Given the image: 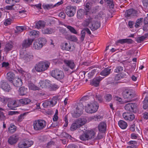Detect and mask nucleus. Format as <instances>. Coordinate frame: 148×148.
<instances>
[{"label": "nucleus", "instance_id": "e433bc0d", "mask_svg": "<svg viewBox=\"0 0 148 148\" xmlns=\"http://www.w3.org/2000/svg\"><path fill=\"white\" fill-rule=\"evenodd\" d=\"M148 37V33L144 35L138 37L136 39V41L138 42H141Z\"/></svg>", "mask_w": 148, "mask_h": 148}, {"label": "nucleus", "instance_id": "58836bf2", "mask_svg": "<svg viewBox=\"0 0 148 148\" xmlns=\"http://www.w3.org/2000/svg\"><path fill=\"white\" fill-rule=\"evenodd\" d=\"M105 14L103 12H100L95 17V19L100 20L101 19H103L105 17Z\"/></svg>", "mask_w": 148, "mask_h": 148}, {"label": "nucleus", "instance_id": "7c9ffc66", "mask_svg": "<svg viewBox=\"0 0 148 148\" xmlns=\"http://www.w3.org/2000/svg\"><path fill=\"white\" fill-rule=\"evenodd\" d=\"M39 32L34 30H32L28 32L29 35L32 38L38 37L39 36Z\"/></svg>", "mask_w": 148, "mask_h": 148}, {"label": "nucleus", "instance_id": "f257e3e1", "mask_svg": "<svg viewBox=\"0 0 148 148\" xmlns=\"http://www.w3.org/2000/svg\"><path fill=\"white\" fill-rule=\"evenodd\" d=\"M90 23H91V25L89 27L92 31H94L97 29L100 26V23L99 21H96L93 18L90 16L84 20L82 23V25L84 27H87Z\"/></svg>", "mask_w": 148, "mask_h": 148}, {"label": "nucleus", "instance_id": "1a4fd4ad", "mask_svg": "<svg viewBox=\"0 0 148 148\" xmlns=\"http://www.w3.org/2000/svg\"><path fill=\"white\" fill-rule=\"evenodd\" d=\"M50 63L48 62H40L37 64L35 66L36 70L38 72L45 71L49 67Z\"/></svg>", "mask_w": 148, "mask_h": 148}, {"label": "nucleus", "instance_id": "2f4dec72", "mask_svg": "<svg viewBox=\"0 0 148 148\" xmlns=\"http://www.w3.org/2000/svg\"><path fill=\"white\" fill-rule=\"evenodd\" d=\"M6 78L10 82H12L13 80L14 79L15 75L14 73L9 72L7 73Z\"/></svg>", "mask_w": 148, "mask_h": 148}, {"label": "nucleus", "instance_id": "b1692460", "mask_svg": "<svg viewBox=\"0 0 148 148\" xmlns=\"http://www.w3.org/2000/svg\"><path fill=\"white\" fill-rule=\"evenodd\" d=\"M15 86L18 87L22 84L21 79L19 77H16L13 80L12 82Z\"/></svg>", "mask_w": 148, "mask_h": 148}, {"label": "nucleus", "instance_id": "f704fd0d", "mask_svg": "<svg viewBox=\"0 0 148 148\" xmlns=\"http://www.w3.org/2000/svg\"><path fill=\"white\" fill-rule=\"evenodd\" d=\"M84 14V10L83 9H80L77 12V17L79 19H81L83 18Z\"/></svg>", "mask_w": 148, "mask_h": 148}, {"label": "nucleus", "instance_id": "13d9d810", "mask_svg": "<svg viewBox=\"0 0 148 148\" xmlns=\"http://www.w3.org/2000/svg\"><path fill=\"white\" fill-rule=\"evenodd\" d=\"M17 69L18 71L23 76L25 75L26 74V73L23 71L21 68L19 67Z\"/></svg>", "mask_w": 148, "mask_h": 148}, {"label": "nucleus", "instance_id": "f8f14e48", "mask_svg": "<svg viewBox=\"0 0 148 148\" xmlns=\"http://www.w3.org/2000/svg\"><path fill=\"white\" fill-rule=\"evenodd\" d=\"M76 8L75 6H69L66 7L65 12L67 15L69 17L73 16L75 14Z\"/></svg>", "mask_w": 148, "mask_h": 148}, {"label": "nucleus", "instance_id": "39448f33", "mask_svg": "<svg viewBox=\"0 0 148 148\" xmlns=\"http://www.w3.org/2000/svg\"><path fill=\"white\" fill-rule=\"evenodd\" d=\"M32 55L27 52L25 50L22 49L20 51V58L25 62H29L33 59Z\"/></svg>", "mask_w": 148, "mask_h": 148}, {"label": "nucleus", "instance_id": "3c124183", "mask_svg": "<svg viewBox=\"0 0 148 148\" xmlns=\"http://www.w3.org/2000/svg\"><path fill=\"white\" fill-rule=\"evenodd\" d=\"M16 29L18 32H21L26 29L25 26H17L16 27Z\"/></svg>", "mask_w": 148, "mask_h": 148}, {"label": "nucleus", "instance_id": "cd10ccee", "mask_svg": "<svg viewBox=\"0 0 148 148\" xmlns=\"http://www.w3.org/2000/svg\"><path fill=\"white\" fill-rule=\"evenodd\" d=\"M123 95L124 98L129 100V101H130V99L135 97V95L134 93H123Z\"/></svg>", "mask_w": 148, "mask_h": 148}, {"label": "nucleus", "instance_id": "e2e57ef3", "mask_svg": "<svg viewBox=\"0 0 148 148\" xmlns=\"http://www.w3.org/2000/svg\"><path fill=\"white\" fill-rule=\"evenodd\" d=\"M95 98L99 101L101 102L102 101V96L100 95L98 93H97L96 95Z\"/></svg>", "mask_w": 148, "mask_h": 148}, {"label": "nucleus", "instance_id": "6e6552de", "mask_svg": "<svg viewBox=\"0 0 148 148\" xmlns=\"http://www.w3.org/2000/svg\"><path fill=\"white\" fill-rule=\"evenodd\" d=\"M46 122L42 119L36 120L33 122L34 128L36 131H40L45 127Z\"/></svg>", "mask_w": 148, "mask_h": 148}, {"label": "nucleus", "instance_id": "09e8293b", "mask_svg": "<svg viewBox=\"0 0 148 148\" xmlns=\"http://www.w3.org/2000/svg\"><path fill=\"white\" fill-rule=\"evenodd\" d=\"M16 130V127L12 124L10 125V127L9 128V131L10 132L13 133Z\"/></svg>", "mask_w": 148, "mask_h": 148}, {"label": "nucleus", "instance_id": "ea45409f", "mask_svg": "<svg viewBox=\"0 0 148 148\" xmlns=\"http://www.w3.org/2000/svg\"><path fill=\"white\" fill-rule=\"evenodd\" d=\"M28 86L29 89L33 90H39V88L37 86H35L32 83H29L28 84Z\"/></svg>", "mask_w": 148, "mask_h": 148}, {"label": "nucleus", "instance_id": "c03bdc74", "mask_svg": "<svg viewBox=\"0 0 148 148\" xmlns=\"http://www.w3.org/2000/svg\"><path fill=\"white\" fill-rule=\"evenodd\" d=\"M143 18H140L138 19L136 22L135 26L136 27H138L141 24L143 21Z\"/></svg>", "mask_w": 148, "mask_h": 148}, {"label": "nucleus", "instance_id": "bb28decb", "mask_svg": "<svg viewBox=\"0 0 148 148\" xmlns=\"http://www.w3.org/2000/svg\"><path fill=\"white\" fill-rule=\"evenodd\" d=\"M86 133L89 140H95V133L94 131L91 130L88 131Z\"/></svg>", "mask_w": 148, "mask_h": 148}, {"label": "nucleus", "instance_id": "6e6d98bb", "mask_svg": "<svg viewBox=\"0 0 148 148\" xmlns=\"http://www.w3.org/2000/svg\"><path fill=\"white\" fill-rule=\"evenodd\" d=\"M25 141V143L26 144V146L27 148L30 147L34 143L33 141L32 140H26Z\"/></svg>", "mask_w": 148, "mask_h": 148}, {"label": "nucleus", "instance_id": "4be33fe9", "mask_svg": "<svg viewBox=\"0 0 148 148\" xmlns=\"http://www.w3.org/2000/svg\"><path fill=\"white\" fill-rule=\"evenodd\" d=\"M136 15V12L132 9H130L125 12V16L126 17H132Z\"/></svg>", "mask_w": 148, "mask_h": 148}, {"label": "nucleus", "instance_id": "aec40b11", "mask_svg": "<svg viewBox=\"0 0 148 148\" xmlns=\"http://www.w3.org/2000/svg\"><path fill=\"white\" fill-rule=\"evenodd\" d=\"M50 83L49 80H45L40 81L39 83L38 86L42 88H44L50 86Z\"/></svg>", "mask_w": 148, "mask_h": 148}, {"label": "nucleus", "instance_id": "2eb2a0df", "mask_svg": "<svg viewBox=\"0 0 148 148\" xmlns=\"http://www.w3.org/2000/svg\"><path fill=\"white\" fill-rule=\"evenodd\" d=\"M33 40L30 38L26 39L23 41L21 45L23 49L29 47L32 45Z\"/></svg>", "mask_w": 148, "mask_h": 148}, {"label": "nucleus", "instance_id": "c85d7f7f", "mask_svg": "<svg viewBox=\"0 0 148 148\" xmlns=\"http://www.w3.org/2000/svg\"><path fill=\"white\" fill-rule=\"evenodd\" d=\"M42 31L44 34H50L54 32L55 30L52 28H47L43 29Z\"/></svg>", "mask_w": 148, "mask_h": 148}, {"label": "nucleus", "instance_id": "393cba45", "mask_svg": "<svg viewBox=\"0 0 148 148\" xmlns=\"http://www.w3.org/2000/svg\"><path fill=\"white\" fill-rule=\"evenodd\" d=\"M61 47L63 50L72 51L73 50L70 44L66 42L62 43L61 45Z\"/></svg>", "mask_w": 148, "mask_h": 148}, {"label": "nucleus", "instance_id": "052dcab7", "mask_svg": "<svg viewBox=\"0 0 148 148\" xmlns=\"http://www.w3.org/2000/svg\"><path fill=\"white\" fill-rule=\"evenodd\" d=\"M123 67L121 66H117L115 69L114 71L116 73H119L122 71Z\"/></svg>", "mask_w": 148, "mask_h": 148}, {"label": "nucleus", "instance_id": "49530a36", "mask_svg": "<svg viewBox=\"0 0 148 148\" xmlns=\"http://www.w3.org/2000/svg\"><path fill=\"white\" fill-rule=\"evenodd\" d=\"M28 112H25L23 114H21L19 116H18L17 119V121L18 122H21L24 119V116H25Z\"/></svg>", "mask_w": 148, "mask_h": 148}, {"label": "nucleus", "instance_id": "864d4df0", "mask_svg": "<svg viewBox=\"0 0 148 148\" xmlns=\"http://www.w3.org/2000/svg\"><path fill=\"white\" fill-rule=\"evenodd\" d=\"M91 118L95 121H100L102 119V117L99 115H95L92 116Z\"/></svg>", "mask_w": 148, "mask_h": 148}, {"label": "nucleus", "instance_id": "c756f323", "mask_svg": "<svg viewBox=\"0 0 148 148\" xmlns=\"http://www.w3.org/2000/svg\"><path fill=\"white\" fill-rule=\"evenodd\" d=\"M111 69L108 68H105L100 73V74L103 76H106L111 73Z\"/></svg>", "mask_w": 148, "mask_h": 148}, {"label": "nucleus", "instance_id": "20e7f679", "mask_svg": "<svg viewBox=\"0 0 148 148\" xmlns=\"http://www.w3.org/2000/svg\"><path fill=\"white\" fill-rule=\"evenodd\" d=\"M73 112L72 113L74 117H79L83 113L84 106L82 103H78L74 106L73 108Z\"/></svg>", "mask_w": 148, "mask_h": 148}, {"label": "nucleus", "instance_id": "37998d69", "mask_svg": "<svg viewBox=\"0 0 148 148\" xmlns=\"http://www.w3.org/2000/svg\"><path fill=\"white\" fill-rule=\"evenodd\" d=\"M19 1V0H6L5 2L7 4L13 5L16 3L18 2Z\"/></svg>", "mask_w": 148, "mask_h": 148}, {"label": "nucleus", "instance_id": "9d476101", "mask_svg": "<svg viewBox=\"0 0 148 148\" xmlns=\"http://www.w3.org/2000/svg\"><path fill=\"white\" fill-rule=\"evenodd\" d=\"M51 75L52 77L58 80L62 79L64 76V72L57 69L52 70L51 72Z\"/></svg>", "mask_w": 148, "mask_h": 148}, {"label": "nucleus", "instance_id": "ddd939ff", "mask_svg": "<svg viewBox=\"0 0 148 148\" xmlns=\"http://www.w3.org/2000/svg\"><path fill=\"white\" fill-rule=\"evenodd\" d=\"M136 108L137 104L135 103H128L125 106L126 110L133 112L136 111Z\"/></svg>", "mask_w": 148, "mask_h": 148}, {"label": "nucleus", "instance_id": "9b49d317", "mask_svg": "<svg viewBox=\"0 0 148 148\" xmlns=\"http://www.w3.org/2000/svg\"><path fill=\"white\" fill-rule=\"evenodd\" d=\"M58 100V97L56 96L53 98L51 101L46 100L42 103L43 107L46 108L48 106L51 107L56 104Z\"/></svg>", "mask_w": 148, "mask_h": 148}, {"label": "nucleus", "instance_id": "a878e982", "mask_svg": "<svg viewBox=\"0 0 148 148\" xmlns=\"http://www.w3.org/2000/svg\"><path fill=\"white\" fill-rule=\"evenodd\" d=\"M46 25V23L44 21L40 20L35 23V28L38 29H41L44 27Z\"/></svg>", "mask_w": 148, "mask_h": 148}, {"label": "nucleus", "instance_id": "473e14b6", "mask_svg": "<svg viewBox=\"0 0 148 148\" xmlns=\"http://www.w3.org/2000/svg\"><path fill=\"white\" fill-rule=\"evenodd\" d=\"M13 47V43L12 42H9L6 43L4 48V51L8 52L11 50Z\"/></svg>", "mask_w": 148, "mask_h": 148}, {"label": "nucleus", "instance_id": "7ed1b4c3", "mask_svg": "<svg viewBox=\"0 0 148 148\" xmlns=\"http://www.w3.org/2000/svg\"><path fill=\"white\" fill-rule=\"evenodd\" d=\"M98 104L96 102H90L85 107V111L88 113H93L96 112L99 108Z\"/></svg>", "mask_w": 148, "mask_h": 148}, {"label": "nucleus", "instance_id": "0e129e2a", "mask_svg": "<svg viewBox=\"0 0 148 148\" xmlns=\"http://www.w3.org/2000/svg\"><path fill=\"white\" fill-rule=\"evenodd\" d=\"M123 90L124 92H131L133 91V90L130 88H123Z\"/></svg>", "mask_w": 148, "mask_h": 148}, {"label": "nucleus", "instance_id": "412c9836", "mask_svg": "<svg viewBox=\"0 0 148 148\" xmlns=\"http://www.w3.org/2000/svg\"><path fill=\"white\" fill-rule=\"evenodd\" d=\"M106 123L104 122L100 123L98 127L99 131L101 132H105L106 130Z\"/></svg>", "mask_w": 148, "mask_h": 148}, {"label": "nucleus", "instance_id": "4c0bfd02", "mask_svg": "<svg viewBox=\"0 0 148 148\" xmlns=\"http://www.w3.org/2000/svg\"><path fill=\"white\" fill-rule=\"evenodd\" d=\"M143 108L144 109H148V96H146L143 102Z\"/></svg>", "mask_w": 148, "mask_h": 148}, {"label": "nucleus", "instance_id": "4468645a", "mask_svg": "<svg viewBox=\"0 0 148 148\" xmlns=\"http://www.w3.org/2000/svg\"><path fill=\"white\" fill-rule=\"evenodd\" d=\"M19 137L18 135L14 134L10 137L8 138V143L11 145L15 144L18 141Z\"/></svg>", "mask_w": 148, "mask_h": 148}, {"label": "nucleus", "instance_id": "69168bd1", "mask_svg": "<svg viewBox=\"0 0 148 148\" xmlns=\"http://www.w3.org/2000/svg\"><path fill=\"white\" fill-rule=\"evenodd\" d=\"M27 89L25 87L23 86L19 88L18 91L20 92H23L27 91Z\"/></svg>", "mask_w": 148, "mask_h": 148}, {"label": "nucleus", "instance_id": "338daca9", "mask_svg": "<svg viewBox=\"0 0 148 148\" xmlns=\"http://www.w3.org/2000/svg\"><path fill=\"white\" fill-rule=\"evenodd\" d=\"M92 96L91 95H86L83 96L81 99L82 100L85 101L86 100H88L90 99L91 97H92Z\"/></svg>", "mask_w": 148, "mask_h": 148}, {"label": "nucleus", "instance_id": "8fccbe9b", "mask_svg": "<svg viewBox=\"0 0 148 148\" xmlns=\"http://www.w3.org/2000/svg\"><path fill=\"white\" fill-rule=\"evenodd\" d=\"M3 110V109L0 108V121L4 120L5 119V117L3 112L2 111Z\"/></svg>", "mask_w": 148, "mask_h": 148}, {"label": "nucleus", "instance_id": "5fc2aeb1", "mask_svg": "<svg viewBox=\"0 0 148 148\" xmlns=\"http://www.w3.org/2000/svg\"><path fill=\"white\" fill-rule=\"evenodd\" d=\"M81 35L80 40L82 42L84 41L85 36V32L83 29L81 31Z\"/></svg>", "mask_w": 148, "mask_h": 148}, {"label": "nucleus", "instance_id": "a18cd8bd", "mask_svg": "<svg viewBox=\"0 0 148 148\" xmlns=\"http://www.w3.org/2000/svg\"><path fill=\"white\" fill-rule=\"evenodd\" d=\"M68 39L71 41L76 42L77 40V39L75 36L73 35H69L68 36Z\"/></svg>", "mask_w": 148, "mask_h": 148}, {"label": "nucleus", "instance_id": "79ce46f5", "mask_svg": "<svg viewBox=\"0 0 148 148\" xmlns=\"http://www.w3.org/2000/svg\"><path fill=\"white\" fill-rule=\"evenodd\" d=\"M79 138L81 140L83 141L89 140L88 137H87V135L86 132L80 136H79Z\"/></svg>", "mask_w": 148, "mask_h": 148}, {"label": "nucleus", "instance_id": "de8ad7c7", "mask_svg": "<svg viewBox=\"0 0 148 148\" xmlns=\"http://www.w3.org/2000/svg\"><path fill=\"white\" fill-rule=\"evenodd\" d=\"M25 141H20L18 144V147L19 148H27Z\"/></svg>", "mask_w": 148, "mask_h": 148}, {"label": "nucleus", "instance_id": "dca6fc26", "mask_svg": "<svg viewBox=\"0 0 148 148\" xmlns=\"http://www.w3.org/2000/svg\"><path fill=\"white\" fill-rule=\"evenodd\" d=\"M63 3L62 1L57 2V3L53 5L52 4H43L42 5L43 8L45 10H48L53 8L55 7L58 6Z\"/></svg>", "mask_w": 148, "mask_h": 148}, {"label": "nucleus", "instance_id": "f03ea898", "mask_svg": "<svg viewBox=\"0 0 148 148\" xmlns=\"http://www.w3.org/2000/svg\"><path fill=\"white\" fill-rule=\"evenodd\" d=\"M63 62V68L65 71H68L71 69L73 73L75 71L76 64L74 60L65 59L64 60Z\"/></svg>", "mask_w": 148, "mask_h": 148}, {"label": "nucleus", "instance_id": "774afa93", "mask_svg": "<svg viewBox=\"0 0 148 148\" xmlns=\"http://www.w3.org/2000/svg\"><path fill=\"white\" fill-rule=\"evenodd\" d=\"M143 3L144 7L148 8V0H143Z\"/></svg>", "mask_w": 148, "mask_h": 148}, {"label": "nucleus", "instance_id": "bf43d9fd", "mask_svg": "<svg viewBox=\"0 0 148 148\" xmlns=\"http://www.w3.org/2000/svg\"><path fill=\"white\" fill-rule=\"evenodd\" d=\"M39 96L42 99H47L48 97V95L45 93H40Z\"/></svg>", "mask_w": 148, "mask_h": 148}, {"label": "nucleus", "instance_id": "6ab92c4d", "mask_svg": "<svg viewBox=\"0 0 148 148\" xmlns=\"http://www.w3.org/2000/svg\"><path fill=\"white\" fill-rule=\"evenodd\" d=\"M102 78L100 76L94 78L91 81L90 84L93 86L97 87L99 86L100 82L102 80Z\"/></svg>", "mask_w": 148, "mask_h": 148}, {"label": "nucleus", "instance_id": "4d7b16f0", "mask_svg": "<svg viewBox=\"0 0 148 148\" xmlns=\"http://www.w3.org/2000/svg\"><path fill=\"white\" fill-rule=\"evenodd\" d=\"M132 41L130 39H123L118 40V42L121 44H123L126 42H130Z\"/></svg>", "mask_w": 148, "mask_h": 148}, {"label": "nucleus", "instance_id": "a211bd4d", "mask_svg": "<svg viewBox=\"0 0 148 148\" xmlns=\"http://www.w3.org/2000/svg\"><path fill=\"white\" fill-rule=\"evenodd\" d=\"M123 118L125 120L132 121L135 118L134 115L128 112H125L123 115Z\"/></svg>", "mask_w": 148, "mask_h": 148}, {"label": "nucleus", "instance_id": "603ef678", "mask_svg": "<svg viewBox=\"0 0 148 148\" xmlns=\"http://www.w3.org/2000/svg\"><path fill=\"white\" fill-rule=\"evenodd\" d=\"M104 1L106 2L109 4L110 8H113L114 5L112 0H104Z\"/></svg>", "mask_w": 148, "mask_h": 148}, {"label": "nucleus", "instance_id": "72a5a7b5", "mask_svg": "<svg viewBox=\"0 0 148 148\" xmlns=\"http://www.w3.org/2000/svg\"><path fill=\"white\" fill-rule=\"evenodd\" d=\"M118 125L121 128L123 129H125L127 126L126 122L122 120L119 121Z\"/></svg>", "mask_w": 148, "mask_h": 148}, {"label": "nucleus", "instance_id": "a19ab883", "mask_svg": "<svg viewBox=\"0 0 148 148\" xmlns=\"http://www.w3.org/2000/svg\"><path fill=\"white\" fill-rule=\"evenodd\" d=\"M66 26L71 33L75 34H77V32L73 27L69 25H66Z\"/></svg>", "mask_w": 148, "mask_h": 148}, {"label": "nucleus", "instance_id": "680f3d73", "mask_svg": "<svg viewBox=\"0 0 148 148\" xmlns=\"http://www.w3.org/2000/svg\"><path fill=\"white\" fill-rule=\"evenodd\" d=\"M106 101L109 102L111 101L112 98V96L110 94H107L105 97Z\"/></svg>", "mask_w": 148, "mask_h": 148}, {"label": "nucleus", "instance_id": "c9c22d12", "mask_svg": "<svg viewBox=\"0 0 148 148\" xmlns=\"http://www.w3.org/2000/svg\"><path fill=\"white\" fill-rule=\"evenodd\" d=\"M18 103L24 105L28 104L30 102V100L27 98L22 99L18 100Z\"/></svg>", "mask_w": 148, "mask_h": 148}, {"label": "nucleus", "instance_id": "f3484780", "mask_svg": "<svg viewBox=\"0 0 148 148\" xmlns=\"http://www.w3.org/2000/svg\"><path fill=\"white\" fill-rule=\"evenodd\" d=\"M18 103V100L10 101L8 104V106L10 109L14 110L15 108L19 106Z\"/></svg>", "mask_w": 148, "mask_h": 148}, {"label": "nucleus", "instance_id": "0eeeda50", "mask_svg": "<svg viewBox=\"0 0 148 148\" xmlns=\"http://www.w3.org/2000/svg\"><path fill=\"white\" fill-rule=\"evenodd\" d=\"M47 40L45 38H40L34 42L33 45V48L36 50H40L45 44Z\"/></svg>", "mask_w": 148, "mask_h": 148}, {"label": "nucleus", "instance_id": "423d86ee", "mask_svg": "<svg viewBox=\"0 0 148 148\" xmlns=\"http://www.w3.org/2000/svg\"><path fill=\"white\" fill-rule=\"evenodd\" d=\"M86 122L87 120L84 118H79L71 125L70 129L72 131H74L84 125Z\"/></svg>", "mask_w": 148, "mask_h": 148}, {"label": "nucleus", "instance_id": "5701e85b", "mask_svg": "<svg viewBox=\"0 0 148 148\" xmlns=\"http://www.w3.org/2000/svg\"><path fill=\"white\" fill-rule=\"evenodd\" d=\"M1 87L5 92H9L11 91L10 86L6 82H1Z\"/></svg>", "mask_w": 148, "mask_h": 148}]
</instances>
